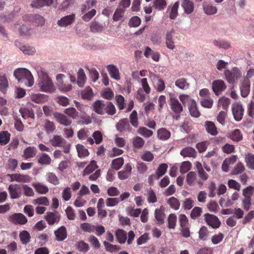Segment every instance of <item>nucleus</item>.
<instances>
[{"mask_svg": "<svg viewBox=\"0 0 254 254\" xmlns=\"http://www.w3.org/2000/svg\"><path fill=\"white\" fill-rule=\"evenodd\" d=\"M230 138L234 141H239L242 140L243 135L239 129H235L232 132Z\"/></svg>", "mask_w": 254, "mask_h": 254, "instance_id": "64", "label": "nucleus"}, {"mask_svg": "<svg viewBox=\"0 0 254 254\" xmlns=\"http://www.w3.org/2000/svg\"><path fill=\"white\" fill-rule=\"evenodd\" d=\"M190 115L192 117L197 118L200 116V113L196 107L195 102L192 103L188 107Z\"/></svg>", "mask_w": 254, "mask_h": 254, "instance_id": "58", "label": "nucleus"}, {"mask_svg": "<svg viewBox=\"0 0 254 254\" xmlns=\"http://www.w3.org/2000/svg\"><path fill=\"white\" fill-rule=\"evenodd\" d=\"M124 160L123 157H119L114 159L112 162V167L113 169L118 170L123 165Z\"/></svg>", "mask_w": 254, "mask_h": 254, "instance_id": "54", "label": "nucleus"}, {"mask_svg": "<svg viewBox=\"0 0 254 254\" xmlns=\"http://www.w3.org/2000/svg\"><path fill=\"white\" fill-rule=\"evenodd\" d=\"M54 117L58 122L65 126H68L71 124V120L66 116L61 113H55Z\"/></svg>", "mask_w": 254, "mask_h": 254, "instance_id": "21", "label": "nucleus"}, {"mask_svg": "<svg viewBox=\"0 0 254 254\" xmlns=\"http://www.w3.org/2000/svg\"><path fill=\"white\" fill-rule=\"evenodd\" d=\"M181 6L187 14H191L194 11V3L190 0H182Z\"/></svg>", "mask_w": 254, "mask_h": 254, "instance_id": "18", "label": "nucleus"}, {"mask_svg": "<svg viewBox=\"0 0 254 254\" xmlns=\"http://www.w3.org/2000/svg\"><path fill=\"white\" fill-rule=\"evenodd\" d=\"M175 34V30L173 28L170 30H168L166 31L165 44L167 48L170 50H174L175 48V45L174 41Z\"/></svg>", "mask_w": 254, "mask_h": 254, "instance_id": "7", "label": "nucleus"}, {"mask_svg": "<svg viewBox=\"0 0 254 254\" xmlns=\"http://www.w3.org/2000/svg\"><path fill=\"white\" fill-rule=\"evenodd\" d=\"M169 104L173 112L176 114L178 115V117H177V119L179 117V114L182 112L183 108L182 104L173 94L170 95Z\"/></svg>", "mask_w": 254, "mask_h": 254, "instance_id": "4", "label": "nucleus"}, {"mask_svg": "<svg viewBox=\"0 0 254 254\" xmlns=\"http://www.w3.org/2000/svg\"><path fill=\"white\" fill-rule=\"evenodd\" d=\"M179 2H175L172 5H169L168 10L169 12V18L171 19H175L178 15V8Z\"/></svg>", "mask_w": 254, "mask_h": 254, "instance_id": "25", "label": "nucleus"}, {"mask_svg": "<svg viewBox=\"0 0 254 254\" xmlns=\"http://www.w3.org/2000/svg\"><path fill=\"white\" fill-rule=\"evenodd\" d=\"M32 186L35 189L36 191L40 194H46L49 191L48 187L40 183H34Z\"/></svg>", "mask_w": 254, "mask_h": 254, "instance_id": "33", "label": "nucleus"}, {"mask_svg": "<svg viewBox=\"0 0 254 254\" xmlns=\"http://www.w3.org/2000/svg\"><path fill=\"white\" fill-rule=\"evenodd\" d=\"M8 87V80L4 75H0V91L5 93Z\"/></svg>", "mask_w": 254, "mask_h": 254, "instance_id": "47", "label": "nucleus"}, {"mask_svg": "<svg viewBox=\"0 0 254 254\" xmlns=\"http://www.w3.org/2000/svg\"><path fill=\"white\" fill-rule=\"evenodd\" d=\"M46 180L48 182L56 186L59 184V180L57 176L53 173H48L46 174Z\"/></svg>", "mask_w": 254, "mask_h": 254, "instance_id": "48", "label": "nucleus"}, {"mask_svg": "<svg viewBox=\"0 0 254 254\" xmlns=\"http://www.w3.org/2000/svg\"><path fill=\"white\" fill-rule=\"evenodd\" d=\"M204 12L208 15H214L217 12V7L210 3H204L203 4Z\"/></svg>", "mask_w": 254, "mask_h": 254, "instance_id": "31", "label": "nucleus"}, {"mask_svg": "<svg viewBox=\"0 0 254 254\" xmlns=\"http://www.w3.org/2000/svg\"><path fill=\"white\" fill-rule=\"evenodd\" d=\"M166 6L165 0H154L153 7L158 10H163Z\"/></svg>", "mask_w": 254, "mask_h": 254, "instance_id": "60", "label": "nucleus"}, {"mask_svg": "<svg viewBox=\"0 0 254 254\" xmlns=\"http://www.w3.org/2000/svg\"><path fill=\"white\" fill-rule=\"evenodd\" d=\"M76 149L79 157H85L89 154L88 150L81 144H77Z\"/></svg>", "mask_w": 254, "mask_h": 254, "instance_id": "57", "label": "nucleus"}, {"mask_svg": "<svg viewBox=\"0 0 254 254\" xmlns=\"http://www.w3.org/2000/svg\"><path fill=\"white\" fill-rule=\"evenodd\" d=\"M81 95L83 99L90 100L93 96L92 88L90 87H86L82 90Z\"/></svg>", "mask_w": 254, "mask_h": 254, "instance_id": "44", "label": "nucleus"}, {"mask_svg": "<svg viewBox=\"0 0 254 254\" xmlns=\"http://www.w3.org/2000/svg\"><path fill=\"white\" fill-rule=\"evenodd\" d=\"M46 219L49 225H53L58 222L60 217L58 213L49 212L47 213Z\"/></svg>", "mask_w": 254, "mask_h": 254, "instance_id": "30", "label": "nucleus"}, {"mask_svg": "<svg viewBox=\"0 0 254 254\" xmlns=\"http://www.w3.org/2000/svg\"><path fill=\"white\" fill-rule=\"evenodd\" d=\"M245 161L247 166L253 170H254V155L249 153L246 155Z\"/></svg>", "mask_w": 254, "mask_h": 254, "instance_id": "63", "label": "nucleus"}, {"mask_svg": "<svg viewBox=\"0 0 254 254\" xmlns=\"http://www.w3.org/2000/svg\"><path fill=\"white\" fill-rule=\"evenodd\" d=\"M54 235L57 241H64L67 238V235L66 228L64 226H61L54 231Z\"/></svg>", "mask_w": 254, "mask_h": 254, "instance_id": "16", "label": "nucleus"}, {"mask_svg": "<svg viewBox=\"0 0 254 254\" xmlns=\"http://www.w3.org/2000/svg\"><path fill=\"white\" fill-rule=\"evenodd\" d=\"M65 76L62 74H58L57 75V80L58 81V89L63 92H66L72 89V86L70 84H65L64 83L62 79Z\"/></svg>", "mask_w": 254, "mask_h": 254, "instance_id": "10", "label": "nucleus"}, {"mask_svg": "<svg viewBox=\"0 0 254 254\" xmlns=\"http://www.w3.org/2000/svg\"><path fill=\"white\" fill-rule=\"evenodd\" d=\"M53 0H34L32 1L31 5L37 8L44 6H49L52 5Z\"/></svg>", "mask_w": 254, "mask_h": 254, "instance_id": "22", "label": "nucleus"}, {"mask_svg": "<svg viewBox=\"0 0 254 254\" xmlns=\"http://www.w3.org/2000/svg\"><path fill=\"white\" fill-rule=\"evenodd\" d=\"M132 170V167L129 163L127 164L124 170L118 172V177L120 180H126L130 175Z\"/></svg>", "mask_w": 254, "mask_h": 254, "instance_id": "19", "label": "nucleus"}, {"mask_svg": "<svg viewBox=\"0 0 254 254\" xmlns=\"http://www.w3.org/2000/svg\"><path fill=\"white\" fill-rule=\"evenodd\" d=\"M11 181H16L21 183H29L31 182L32 178L27 175H22L20 174H13L10 175Z\"/></svg>", "mask_w": 254, "mask_h": 254, "instance_id": "12", "label": "nucleus"}, {"mask_svg": "<svg viewBox=\"0 0 254 254\" xmlns=\"http://www.w3.org/2000/svg\"><path fill=\"white\" fill-rule=\"evenodd\" d=\"M137 132L139 134L146 138L151 137L153 133L152 130H149L145 127H140L138 128Z\"/></svg>", "mask_w": 254, "mask_h": 254, "instance_id": "59", "label": "nucleus"}, {"mask_svg": "<svg viewBox=\"0 0 254 254\" xmlns=\"http://www.w3.org/2000/svg\"><path fill=\"white\" fill-rule=\"evenodd\" d=\"M106 67L111 78L116 80L121 79L119 70L116 65L111 64L108 65Z\"/></svg>", "mask_w": 254, "mask_h": 254, "instance_id": "17", "label": "nucleus"}, {"mask_svg": "<svg viewBox=\"0 0 254 254\" xmlns=\"http://www.w3.org/2000/svg\"><path fill=\"white\" fill-rule=\"evenodd\" d=\"M232 111L235 121L237 122L241 121L244 113V109L242 104L240 102L233 104L232 105Z\"/></svg>", "mask_w": 254, "mask_h": 254, "instance_id": "5", "label": "nucleus"}, {"mask_svg": "<svg viewBox=\"0 0 254 254\" xmlns=\"http://www.w3.org/2000/svg\"><path fill=\"white\" fill-rule=\"evenodd\" d=\"M167 203L175 210H178L180 208V203L179 200L174 196H172L168 199Z\"/></svg>", "mask_w": 254, "mask_h": 254, "instance_id": "53", "label": "nucleus"}, {"mask_svg": "<svg viewBox=\"0 0 254 254\" xmlns=\"http://www.w3.org/2000/svg\"><path fill=\"white\" fill-rule=\"evenodd\" d=\"M19 238L21 242L23 245H26L30 242L31 236L30 233L26 230H23L19 233Z\"/></svg>", "mask_w": 254, "mask_h": 254, "instance_id": "41", "label": "nucleus"}, {"mask_svg": "<svg viewBox=\"0 0 254 254\" xmlns=\"http://www.w3.org/2000/svg\"><path fill=\"white\" fill-rule=\"evenodd\" d=\"M105 107L104 114L105 113L108 114L109 115H113L116 113V108L113 104L109 101H105Z\"/></svg>", "mask_w": 254, "mask_h": 254, "instance_id": "40", "label": "nucleus"}, {"mask_svg": "<svg viewBox=\"0 0 254 254\" xmlns=\"http://www.w3.org/2000/svg\"><path fill=\"white\" fill-rule=\"evenodd\" d=\"M206 223L213 228H217L220 226V222L217 217L214 215L206 213L204 215Z\"/></svg>", "mask_w": 254, "mask_h": 254, "instance_id": "9", "label": "nucleus"}, {"mask_svg": "<svg viewBox=\"0 0 254 254\" xmlns=\"http://www.w3.org/2000/svg\"><path fill=\"white\" fill-rule=\"evenodd\" d=\"M116 129L119 132H128L131 131V127L130 126L129 121L127 119H123L120 120L116 125Z\"/></svg>", "mask_w": 254, "mask_h": 254, "instance_id": "8", "label": "nucleus"}, {"mask_svg": "<svg viewBox=\"0 0 254 254\" xmlns=\"http://www.w3.org/2000/svg\"><path fill=\"white\" fill-rule=\"evenodd\" d=\"M43 127L47 134L53 133L56 129L54 123L48 120H46L43 122Z\"/></svg>", "mask_w": 254, "mask_h": 254, "instance_id": "34", "label": "nucleus"}, {"mask_svg": "<svg viewBox=\"0 0 254 254\" xmlns=\"http://www.w3.org/2000/svg\"><path fill=\"white\" fill-rule=\"evenodd\" d=\"M226 86L223 80H216L212 83V90L215 95H219L226 89Z\"/></svg>", "mask_w": 254, "mask_h": 254, "instance_id": "13", "label": "nucleus"}, {"mask_svg": "<svg viewBox=\"0 0 254 254\" xmlns=\"http://www.w3.org/2000/svg\"><path fill=\"white\" fill-rule=\"evenodd\" d=\"M180 154L184 157H188L194 158L196 157L197 152L193 148L187 147L181 151Z\"/></svg>", "mask_w": 254, "mask_h": 254, "instance_id": "24", "label": "nucleus"}, {"mask_svg": "<svg viewBox=\"0 0 254 254\" xmlns=\"http://www.w3.org/2000/svg\"><path fill=\"white\" fill-rule=\"evenodd\" d=\"M157 135L162 140H166L170 137L171 132L165 128H161L158 130Z\"/></svg>", "mask_w": 254, "mask_h": 254, "instance_id": "38", "label": "nucleus"}, {"mask_svg": "<svg viewBox=\"0 0 254 254\" xmlns=\"http://www.w3.org/2000/svg\"><path fill=\"white\" fill-rule=\"evenodd\" d=\"M90 29L91 31L94 33L102 32L104 29V26L97 21H94L91 22Z\"/></svg>", "mask_w": 254, "mask_h": 254, "instance_id": "35", "label": "nucleus"}, {"mask_svg": "<svg viewBox=\"0 0 254 254\" xmlns=\"http://www.w3.org/2000/svg\"><path fill=\"white\" fill-rule=\"evenodd\" d=\"M19 112L21 114L23 118L26 119L27 118H34V114L32 109L26 108H21L19 109Z\"/></svg>", "mask_w": 254, "mask_h": 254, "instance_id": "45", "label": "nucleus"}, {"mask_svg": "<svg viewBox=\"0 0 254 254\" xmlns=\"http://www.w3.org/2000/svg\"><path fill=\"white\" fill-rule=\"evenodd\" d=\"M10 134L7 131H2L0 132V144H6L10 139Z\"/></svg>", "mask_w": 254, "mask_h": 254, "instance_id": "50", "label": "nucleus"}, {"mask_svg": "<svg viewBox=\"0 0 254 254\" xmlns=\"http://www.w3.org/2000/svg\"><path fill=\"white\" fill-rule=\"evenodd\" d=\"M196 179V174L195 172H190L187 175L186 181L187 184L190 186L194 185Z\"/></svg>", "mask_w": 254, "mask_h": 254, "instance_id": "55", "label": "nucleus"}, {"mask_svg": "<svg viewBox=\"0 0 254 254\" xmlns=\"http://www.w3.org/2000/svg\"><path fill=\"white\" fill-rule=\"evenodd\" d=\"M86 76L84 70L80 68L77 72V83L79 87H83L85 83Z\"/></svg>", "mask_w": 254, "mask_h": 254, "instance_id": "32", "label": "nucleus"}, {"mask_svg": "<svg viewBox=\"0 0 254 254\" xmlns=\"http://www.w3.org/2000/svg\"><path fill=\"white\" fill-rule=\"evenodd\" d=\"M145 141L143 138L139 136H136L133 138L132 144L135 148L138 149L142 147L144 145Z\"/></svg>", "mask_w": 254, "mask_h": 254, "instance_id": "56", "label": "nucleus"}, {"mask_svg": "<svg viewBox=\"0 0 254 254\" xmlns=\"http://www.w3.org/2000/svg\"><path fill=\"white\" fill-rule=\"evenodd\" d=\"M236 161V157L235 155L226 158L223 161L222 165V169L224 172H228L229 170V166L233 164Z\"/></svg>", "mask_w": 254, "mask_h": 254, "instance_id": "28", "label": "nucleus"}, {"mask_svg": "<svg viewBox=\"0 0 254 254\" xmlns=\"http://www.w3.org/2000/svg\"><path fill=\"white\" fill-rule=\"evenodd\" d=\"M37 153V149L35 147L29 146L24 150L23 157L27 159L34 157Z\"/></svg>", "mask_w": 254, "mask_h": 254, "instance_id": "36", "label": "nucleus"}, {"mask_svg": "<svg viewBox=\"0 0 254 254\" xmlns=\"http://www.w3.org/2000/svg\"><path fill=\"white\" fill-rule=\"evenodd\" d=\"M9 221L16 224L23 225L27 222V219L22 213H14L9 217Z\"/></svg>", "mask_w": 254, "mask_h": 254, "instance_id": "11", "label": "nucleus"}, {"mask_svg": "<svg viewBox=\"0 0 254 254\" xmlns=\"http://www.w3.org/2000/svg\"><path fill=\"white\" fill-rule=\"evenodd\" d=\"M97 168V166L96 161L92 160L90 162V164H89L84 169L83 173V176H86L89 174L93 172Z\"/></svg>", "mask_w": 254, "mask_h": 254, "instance_id": "51", "label": "nucleus"}, {"mask_svg": "<svg viewBox=\"0 0 254 254\" xmlns=\"http://www.w3.org/2000/svg\"><path fill=\"white\" fill-rule=\"evenodd\" d=\"M168 166L166 164L163 163L159 165L156 171L157 179L164 175L167 171Z\"/></svg>", "mask_w": 254, "mask_h": 254, "instance_id": "62", "label": "nucleus"}, {"mask_svg": "<svg viewBox=\"0 0 254 254\" xmlns=\"http://www.w3.org/2000/svg\"><path fill=\"white\" fill-rule=\"evenodd\" d=\"M104 103L105 101L102 100H97L95 101L93 105L94 111L98 114L103 115L104 108L105 107H106Z\"/></svg>", "mask_w": 254, "mask_h": 254, "instance_id": "27", "label": "nucleus"}, {"mask_svg": "<svg viewBox=\"0 0 254 254\" xmlns=\"http://www.w3.org/2000/svg\"><path fill=\"white\" fill-rule=\"evenodd\" d=\"M224 75L227 81L229 83L233 84L236 79L241 77L242 73L238 67H234L231 70H226L224 72Z\"/></svg>", "mask_w": 254, "mask_h": 254, "instance_id": "3", "label": "nucleus"}, {"mask_svg": "<svg viewBox=\"0 0 254 254\" xmlns=\"http://www.w3.org/2000/svg\"><path fill=\"white\" fill-rule=\"evenodd\" d=\"M206 131L212 135H215L218 132L214 123L211 121H206L205 124Z\"/></svg>", "mask_w": 254, "mask_h": 254, "instance_id": "37", "label": "nucleus"}, {"mask_svg": "<svg viewBox=\"0 0 254 254\" xmlns=\"http://www.w3.org/2000/svg\"><path fill=\"white\" fill-rule=\"evenodd\" d=\"M117 239L120 244H124L127 239V233L122 229H118L116 232Z\"/></svg>", "mask_w": 254, "mask_h": 254, "instance_id": "42", "label": "nucleus"}, {"mask_svg": "<svg viewBox=\"0 0 254 254\" xmlns=\"http://www.w3.org/2000/svg\"><path fill=\"white\" fill-rule=\"evenodd\" d=\"M38 75L39 78V86L40 90L47 93L53 92L55 90V88L48 74L42 70L38 72Z\"/></svg>", "mask_w": 254, "mask_h": 254, "instance_id": "1", "label": "nucleus"}, {"mask_svg": "<svg viewBox=\"0 0 254 254\" xmlns=\"http://www.w3.org/2000/svg\"><path fill=\"white\" fill-rule=\"evenodd\" d=\"M10 197L12 199H16L21 195L20 187L17 185H10L8 188Z\"/></svg>", "mask_w": 254, "mask_h": 254, "instance_id": "14", "label": "nucleus"}, {"mask_svg": "<svg viewBox=\"0 0 254 254\" xmlns=\"http://www.w3.org/2000/svg\"><path fill=\"white\" fill-rule=\"evenodd\" d=\"M241 96L244 97H247L250 92V80H244L240 86Z\"/></svg>", "mask_w": 254, "mask_h": 254, "instance_id": "20", "label": "nucleus"}, {"mask_svg": "<svg viewBox=\"0 0 254 254\" xmlns=\"http://www.w3.org/2000/svg\"><path fill=\"white\" fill-rule=\"evenodd\" d=\"M14 77L20 82L25 80L26 86L31 87L34 84V78L31 72L26 68H17L14 71Z\"/></svg>", "mask_w": 254, "mask_h": 254, "instance_id": "2", "label": "nucleus"}, {"mask_svg": "<svg viewBox=\"0 0 254 254\" xmlns=\"http://www.w3.org/2000/svg\"><path fill=\"white\" fill-rule=\"evenodd\" d=\"M175 84L177 87L183 90H187L189 88V84L184 78L178 79Z\"/></svg>", "mask_w": 254, "mask_h": 254, "instance_id": "46", "label": "nucleus"}, {"mask_svg": "<svg viewBox=\"0 0 254 254\" xmlns=\"http://www.w3.org/2000/svg\"><path fill=\"white\" fill-rule=\"evenodd\" d=\"M48 96L46 95L38 93L32 94L31 95V99L32 101L37 104H42L48 101Z\"/></svg>", "mask_w": 254, "mask_h": 254, "instance_id": "26", "label": "nucleus"}, {"mask_svg": "<svg viewBox=\"0 0 254 254\" xmlns=\"http://www.w3.org/2000/svg\"><path fill=\"white\" fill-rule=\"evenodd\" d=\"M155 217L160 224H162L164 222L165 214L164 209L163 207H161L160 208H157L155 209Z\"/></svg>", "mask_w": 254, "mask_h": 254, "instance_id": "39", "label": "nucleus"}, {"mask_svg": "<svg viewBox=\"0 0 254 254\" xmlns=\"http://www.w3.org/2000/svg\"><path fill=\"white\" fill-rule=\"evenodd\" d=\"M179 99L184 106L187 105L188 107L190 104H192V103L195 102L190 96L185 94H181L179 96Z\"/></svg>", "mask_w": 254, "mask_h": 254, "instance_id": "49", "label": "nucleus"}, {"mask_svg": "<svg viewBox=\"0 0 254 254\" xmlns=\"http://www.w3.org/2000/svg\"><path fill=\"white\" fill-rule=\"evenodd\" d=\"M65 140L61 135H55L50 139V142L54 147H61L65 143Z\"/></svg>", "mask_w": 254, "mask_h": 254, "instance_id": "23", "label": "nucleus"}, {"mask_svg": "<svg viewBox=\"0 0 254 254\" xmlns=\"http://www.w3.org/2000/svg\"><path fill=\"white\" fill-rule=\"evenodd\" d=\"M75 18V15L74 14L66 15L58 20L57 23L61 27H66L71 25L74 22Z\"/></svg>", "mask_w": 254, "mask_h": 254, "instance_id": "15", "label": "nucleus"}, {"mask_svg": "<svg viewBox=\"0 0 254 254\" xmlns=\"http://www.w3.org/2000/svg\"><path fill=\"white\" fill-rule=\"evenodd\" d=\"M38 162L41 165H49L51 162V159L49 155L46 153H42L39 157Z\"/></svg>", "mask_w": 254, "mask_h": 254, "instance_id": "52", "label": "nucleus"}, {"mask_svg": "<svg viewBox=\"0 0 254 254\" xmlns=\"http://www.w3.org/2000/svg\"><path fill=\"white\" fill-rule=\"evenodd\" d=\"M230 102L231 100L229 98L222 97L219 99L218 106L219 107H222L225 111H227Z\"/></svg>", "mask_w": 254, "mask_h": 254, "instance_id": "43", "label": "nucleus"}, {"mask_svg": "<svg viewBox=\"0 0 254 254\" xmlns=\"http://www.w3.org/2000/svg\"><path fill=\"white\" fill-rule=\"evenodd\" d=\"M152 80L154 86L158 91L162 92L165 89V84L163 80L157 76H154Z\"/></svg>", "mask_w": 254, "mask_h": 254, "instance_id": "29", "label": "nucleus"}, {"mask_svg": "<svg viewBox=\"0 0 254 254\" xmlns=\"http://www.w3.org/2000/svg\"><path fill=\"white\" fill-rule=\"evenodd\" d=\"M126 210L129 215L134 217H138L141 212L140 208L134 209L131 206L127 207Z\"/></svg>", "mask_w": 254, "mask_h": 254, "instance_id": "61", "label": "nucleus"}, {"mask_svg": "<svg viewBox=\"0 0 254 254\" xmlns=\"http://www.w3.org/2000/svg\"><path fill=\"white\" fill-rule=\"evenodd\" d=\"M14 45L25 55H34L36 52L34 47L25 45L18 40H16L14 42Z\"/></svg>", "mask_w": 254, "mask_h": 254, "instance_id": "6", "label": "nucleus"}]
</instances>
